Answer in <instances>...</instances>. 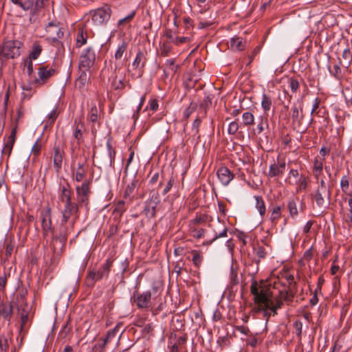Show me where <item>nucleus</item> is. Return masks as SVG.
<instances>
[{"label": "nucleus", "mask_w": 352, "mask_h": 352, "mask_svg": "<svg viewBox=\"0 0 352 352\" xmlns=\"http://www.w3.org/2000/svg\"><path fill=\"white\" fill-rule=\"evenodd\" d=\"M250 293L254 296V302L257 305V312H263L267 320L272 315V290L270 285L264 280L258 282L255 278L251 280Z\"/></svg>", "instance_id": "1"}, {"label": "nucleus", "mask_w": 352, "mask_h": 352, "mask_svg": "<svg viewBox=\"0 0 352 352\" xmlns=\"http://www.w3.org/2000/svg\"><path fill=\"white\" fill-rule=\"evenodd\" d=\"M23 44L18 40H9L3 43L0 52V68H2L6 60L14 59L21 56Z\"/></svg>", "instance_id": "2"}, {"label": "nucleus", "mask_w": 352, "mask_h": 352, "mask_svg": "<svg viewBox=\"0 0 352 352\" xmlns=\"http://www.w3.org/2000/svg\"><path fill=\"white\" fill-rule=\"evenodd\" d=\"M72 231L67 230L65 227H60L58 234L52 236L51 245L53 248V256L52 260L55 262L60 257L67 239V235Z\"/></svg>", "instance_id": "3"}, {"label": "nucleus", "mask_w": 352, "mask_h": 352, "mask_svg": "<svg viewBox=\"0 0 352 352\" xmlns=\"http://www.w3.org/2000/svg\"><path fill=\"white\" fill-rule=\"evenodd\" d=\"M78 206L76 203L65 204L62 211L63 217L60 227H65L67 230L72 231L74 224L78 218Z\"/></svg>", "instance_id": "4"}, {"label": "nucleus", "mask_w": 352, "mask_h": 352, "mask_svg": "<svg viewBox=\"0 0 352 352\" xmlns=\"http://www.w3.org/2000/svg\"><path fill=\"white\" fill-rule=\"evenodd\" d=\"M303 101L298 100L293 104L290 111L291 124L294 130L302 132L306 130V127L302 126V122L305 118L303 113Z\"/></svg>", "instance_id": "5"}, {"label": "nucleus", "mask_w": 352, "mask_h": 352, "mask_svg": "<svg viewBox=\"0 0 352 352\" xmlns=\"http://www.w3.org/2000/svg\"><path fill=\"white\" fill-rule=\"evenodd\" d=\"M112 264L113 261L109 258L106 260L105 263L97 271L92 270L89 272L86 278L87 285L94 287L96 281L108 277Z\"/></svg>", "instance_id": "6"}, {"label": "nucleus", "mask_w": 352, "mask_h": 352, "mask_svg": "<svg viewBox=\"0 0 352 352\" xmlns=\"http://www.w3.org/2000/svg\"><path fill=\"white\" fill-rule=\"evenodd\" d=\"M91 182L92 178H89V179H85L81 185L76 187L78 204H84L86 206L88 205L91 193L90 188Z\"/></svg>", "instance_id": "7"}, {"label": "nucleus", "mask_w": 352, "mask_h": 352, "mask_svg": "<svg viewBox=\"0 0 352 352\" xmlns=\"http://www.w3.org/2000/svg\"><path fill=\"white\" fill-rule=\"evenodd\" d=\"M28 292L25 288L19 289L15 294L14 306L16 307L17 314L31 313L32 306L26 301Z\"/></svg>", "instance_id": "8"}, {"label": "nucleus", "mask_w": 352, "mask_h": 352, "mask_svg": "<svg viewBox=\"0 0 352 352\" xmlns=\"http://www.w3.org/2000/svg\"><path fill=\"white\" fill-rule=\"evenodd\" d=\"M96 61V53L94 49L89 47L84 50L79 58L78 69L90 71Z\"/></svg>", "instance_id": "9"}, {"label": "nucleus", "mask_w": 352, "mask_h": 352, "mask_svg": "<svg viewBox=\"0 0 352 352\" xmlns=\"http://www.w3.org/2000/svg\"><path fill=\"white\" fill-rule=\"evenodd\" d=\"M131 300L139 309H148L151 307V291L141 293L136 290L133 292Z\"/></svg>", "instance_id": "10"}, {"label": "nucleus", "mask_w": 352, "mask_h": 352, "mask_svg": "<svg viewBox=\"0 0 352 352\" xmlns=\"http://www.w3.org/2000/svg\"><path fill=\"white\" fill-rule=\"evenodd\" d=\"M84 124L80 121L75 120L74 123V131L72 134V140H71V149L74 152L76 149L79 148L80 144L83 142Z\"/></svg>", "instance_id": "11"}, {"label": "nucleus", "mask_w": 352, "mask_h": 352, "mask_svg": "<svg viewBox=\"0 0 352 352\" xmlns=\"http://www.w3.org/2000/svg\"><path fill=\"white\" fill-rule=\"evenodd\" d=\"M160 203V197L158 192H155L146 201L143 212L148 218H154L156 215L157 207Z\"/></svg>", "instance_id": "12"}, {"label": "nucleus", "mask_w": 352, "mask_h": 352, "mask_svg": "<svg viewBox=\"0 0 352 352\" xmlns=\"http://www.w3.org/2000/svg\"><path fill=\"white\" fill-rule=\"evenodd\" d=\"M41 224L43 236L45 237L49 234H54V229L52 223L51 208L47 207L41 212Z\"/></svg>", "instance_id": "13"}, {"label": "nucleus", "mask_w": 352, "mask_h": 352, "mask_svg": "<svg viewBox=\"0 0 352 352\" xmlns=\"http://www.w3.org/2000/svg\"><path fill=\"white\" fill-rule=\"evenodd\" d=\"M91 13L93 23L96 25H100L109 21L111 10L110 8H101Z\"/></svg>", "instance_id": "14"}, {"label": "nucleus", "mask_w": 352, "mask_h": 352, "mask_svg": "<svg viewBox=\"0 0 352 352\" xmlns=\"http://www.w3.org/2000/svg\"><path fill=\"white\" fill-rule=\"evenodd\" d=\"M56 73V70L54 68H49L48 66H41L38 69V77L35 78L34 83L38 86L43 85Z\"/></svg>", "instance_id": "15"}, {"label": "nucleus", "mask_w": 352, "mask_h": 352, "mask_svg": "<svg viewBox=\"0 0 352 352\" xmlns=\"http://www.w3.org/2000/svg\"><path fill=\"white\" fill-rule=\"evenodd\" d=\"M317 206L320 208L329 205L331 200V190L317 188L312 195Z\"/></svg>", "instance_id": "16"}, {"label": "nucleus", "mask_w": 352, "mask_h": 352, "mask_svg": "<svg viewBox=\"0 0 352 352\" xmlns=\"http://www.w3.org/2000/svg\"><path fill=\"white\" fill-rule=\"evenodd\" d=\"M31 313L18 314V316L20 320V330L19 336H21V342H22L23 338L25 337L28 328L31 323ZM21 344V343H20Z\"/></svg>", "instance_id": "17"}, {"label": "nucleus", "mask_w": 352, "mask_h": 352, "mask_svg": "<svg viewBox=\"0 0 352 352\" xmlns=\"http://www.w3.org/2000/svg\"><path fill=\"white\" fill-rule=\"evenodd\" d=\"M45 31L49 34L48 37L56 36L58 38H62L64 36L63 29L60 27L59 22H49L45 26Z\"/></svg>", "instance_id": "18"}, {"label": "nucleus", "mask_w": 352, "mask_h": 352, "mask_svg": "<svg viewBox=\"0 0 352 352\" xmlns=\"http://www.w3.org/2000/svg\"><path fill=\"white\" fill-rule=\"evenodd\" d=\"M217 175L223 186H228L234 178V174L226 166L220 167L217 170Z\"/></svg>", "instance_id": "19"}, {"label": "nucleus", "mask_w": 352, "mask_h": 352, "mask_svg": "<svg viewBox=\"0 0 352 352\" xmlns=\"http://www.w3.org/2000/svg\"><path fill=\"white\" fill-rule=\"evenodd\" d=\"M78 77L75 82L76 87L79 90H85L89 81L91 72L88 70L78 69Z\"/></svg>", "instance_id": "20"}, {"label": "nucleus", "mask_w": 352, "mask_h": 352, "mask_svg": "<svg viewBox=\"0 0 352 352\" xmlns=\"http://www.w3.org/2000/svg\"><path fill=\"white\" fill-rule=\"evenodd\" d=\"M88 167L89 165L87 164V160L78 163L75 173L74 170L72 171L73 175H74V178L76 182H82L86 177Z\"/></svg>", "instance_id": "21"}, {"label": "nucleus", "mask_w": 352, "mask_h": 352, "mask_svg": "<svg viewBox=\"0 0 352 352\" xmlns=\"http://www.w3.org/2000/svg\"><path fill=\"white\" fill-rule=\"evenodd\" d=\"M285 168V162H278L277 164L274 163L270 165V170L268 172V176L270 177H278L283 175Z\"/></svg>", "instance_id": "22"}, {"label": "nucleus", "mask_w": 352, "mask_h": 352, "mask_svg": "<svg viewBox=\"0 0 352 352\" xmlns=\"http://www.w3.org/2000/svg\"><path fill=\"white\" fill-rule=\"evenodd\" d=\"M13 307L14 305L11 304L1 302L0 304V316L5 320L10 322L13 314Z\"/></svg>", "instance_id": "23"}, {"label": "nucleus", "mask_w": 352, "mask_h": 352, "mask_svg": "<svg viewBox=\"0 0 352 352\" xmlns=\"http://www.w3.org/2000/svg\"><path fill=\"white\" fill-rule=\"evenodd\" d=\"M63 157V152L61 151L58 146H55L53 157V164L57 171H58L62 166Z\"/></svg>", "instance_id": "24"}, {"label": "nucleus", "mask_w": 352, "mask_h": 352, "mask_svg": "<svg viewBox=\"0 0 352 352\" xmlns=\"http://www.w3.org/2000/svg\"><path fill=\"white\" fill-rule=\"evenodd\" d=\"M295 294L296 292L292 289L280 290L278 294L283 302H285L288 305L293 302Z\"/></svg>", "instance_id": "25"}, {"label": "nucleus", "mask_w": 352, "mask_h": 352, "mask_svg": "<svg viewBox=\"0 0 352 352\" xmlns=\"http://www.w3.org/2000/svg\"><path fill=\"white\" fill-rule=\"evenodd\" d=\"M214 95L212 94H205L204 98L200 103V109H203V115L206 116L207 114L208 109L212 105Z\"/></svg>", "instance_id": "26"}, {"label": "nucleus", "mask_w": 352, "mask_h": 352, "mask_svg": "<svg viewBox=\"0 0 352 352\" xmlns=\"http://www.w3.org/2000/svg\"><path fill=\"white\" fill-rule=\"evenodd\" d=\"M60 199L65 204L73 203L72 201V191L69 184L62 187Z\"/></svg>", "instance_id": "27"}, {"label": "nucleus", "mask_w": 352, "mask_h": 352, "mask_svg": "<svg viewBox=\"0 0 352 352\" xmlns=\"http://www.w3.org/2000/svg\"><path fill=\"white\" fill-rule=\"evenodd\" d=\"M14 4L19 6L23 10L32 9L34 12V0H10Z\"/></svg>", "instance_id": "28"}, {"label": "nucleus", "mask_w": 352, "mask_h": 352, "mask_svg": "<svg viewBox=\"0 0 352 352\" xmlns=\"http://www.w3.org/2000/svg\"><path fill=\"white\" fill-rule=\"evenodd\" d=\"M59 38L53 36L47 37L46 40L52 45L56 48V54H60L65 52L63 44L58 40Z\"/></svg>", "instance_id": "29"}, {"label": "nucleus", "mask_w": 352, "mask_h": 352, "mask_svg": "<svg viewBox=\"0 0 352 352\" xmlns=\"http://www.w3.org/2000/svg\"><path fill=\"white\" fill-rule=\"evenodd\" d=\"M10 341H11V336L9 333L7 334L0 335V351L1 352H8Z\"/></svg>", "instance_id": "30"}, {"label": "nucleus", "mask_w": 352, "mask_h": 352, "mask_svg": "<svg viewBox=\"0 0 352 352\" xmlns=\"http://www.w3.org/2000/svg\"><path fill=\"white\" fill-rule=\"evenodd\" d=\"M43 51L42 46L38 41H35L32 45V49L29 54V58L36 60L38 58Z\"/></svg>", "instance_id": "31"}, {"label": "nucleus", "mask_w": 352, "mask_h": 352, "mask_svg": "<svg viewBox=\"0 0 352 352\" xmlns=\"http://www.w3.org/2000/svg\"><path fill=\"white\" fill-rule=\"evenodd\" d=\"M146 64V57L143 52L139 51L137 53V55L135 56V58L134 61L133 62V67L135 69H137L138 67L144 68L145 67Z\"/></svg>", "instance_id": "32"}, {"label": "nucleus", "mask_w": 352, "mask_h": 352, "mask_svg": "<svg viewBox=\"0 0 352 352\" xmlns=\"http://www.w3.org/2000/svg\"><path fill=\"white\" fill-rule=\"evenodd\" d=\"M230 47L234 50L241 51L245 49V42L241 38H232L230 40Z\"/></svg>", "instance_id": "33"}, {"label": "nucleus", "mask_w": 352, "mask_h": 352, "mask_svg": "<svg viewBox=\"0 0 352 352\" xmlns=\"http://www.w3.org/2000/svg\"><path fill=\"white\" fill-rule=\"evenodd\" d=\"M283 305V300L278 295L274 299H273V296H272V307L271 311H272L273 316L277 315L278 309H280Z\"/></svg>", "instance_id": "34"}, {"label": "nucleus", "mask_w": 352, "mask_h": 352, "mask_svg": "<svg viewBox=\"0 0 352 352\" xmlns=\"http://www.w3.org/2000/svg\"><path fill=\"white\" fill-rule=\"evenodd\" d=\"M138 182V181L135 177L133 178V179L131 181V182L127 185V186L124 190V198L130 197L131 195H133V193L135 191V189L137 187Z\"/></svg>", "instance_id": "35"}, {"label": "nucleus", "mask_w": 352, "mask_h": 352, "mask_svg": "<svg viewBox=\"0 0 352 352\" xmlns=\"http://www.w3.org/2000/svg\"><path fill=\"white\" fill-rule=\"evenodd\" d=\"M256 200V208L258 209L259 214L261 217H263L265 214V204L261 196H254Z\"/></svg>", "instance_id": "36"}, {"label": "nucleus", "mask_w": 352, "mask_h": 352, "mask_svg": "<svg viewBox=\"0 0 352 352\" xmlns=\"http://www.w3.org/2000/svg\"><path fill=\"white\" fill-rule=\"evenodd\" d=\"M272 99L271 98L265 94H263L262 100H261V107L265 113L269 111L272 107Z\"/></svg>", "instance_id": "37"}, {"label": "nucleus", "mask_w": 352, "mask_h": 352, "mask_svg": "<svg viewBox=\"0 0 352 352\" xmlns=\"http://www.w3.org/2000/svg\"><path fill=\"white\" fill-rule=\"evenodd\" d=\"M287 208L289 214L292 218H294L298 215V212L297 209V203L294 199L289 200L287 203Z\"/></svg>", "instance_id": "38"}, {"label": "nucleus", "mask_w": 352, "mask_h": 352, "mask_svg": "<svg viewBox=\"0 0 352 352\" xmlns=\"http://www.w3.org/2000/svg\"><path fill=\"white\" fill-rule=\"evenodd\" d=\"M124 80V76H122L120 79H118V75L116 74L112 80V87L115 90L123 89L125 87Z\"/></svg>", "instance_id": "39"}, {"label": "nucleus", "mask_w": 352, "mask_h": 352, "mask_svg": "<svg viewBox=\"0 0 352 352\" xmlns=\"http://www.w3.org/2000/svg\"><path fill=\"white\" fill-rule=\"evenodd\" d=\"M323 160H319L318 159H316L314 162V172L315 177L317 179H318L319 176L322 172L323 168Z\"/></svg>", "instance_id": "40"}, {"label": "nucleus", "mask_w": 352, "mask_h": 352, "mask_svg": "<svg viewBox=\"0 0 352 352\" xmlns=\"http://www.w3.org/2000/svg\"><path fill=\"white\" fill-rule=\"evenodd\" d=\"M342 64L341 60L339 59L338 64H336L333 66V72H331L330 66L328 67L329 71L330 74L337 80H341L342 76V69L340 67V65Z\"/></svg>", "instance_id": "41"}, {"label": "nucleus", "mask_w": 352, "mask_h": 352, "mask_svg": "<svg viewBox=\"0 0 352 352\" xmlns=\"http://www.w3.org/2000/svg\"><path fill=\"white\" fill-rule=\"evenodd\" d=\"M242 120L244 126L252 125L254 123V115L250 111H246L242 115Z\"/></svg>", "instance_id": "42"}, {"label": "nucleus", "mask_w": 352, "mask_h": 352, "mask_svg": "<svg viewBox=\"0 0 352 352\" xmlns=\"http://www.w3.org/2000/svg\"><path fill=\"white\" fill-rule=\"evenodd\" d=\"M14 143V141H10V140L8 139L6 142L4 144L3 148L2 149V155H7L8 157H9L11 155Z\"/></svg>", "instance_id": "43"}, {"label": "nucleus", "mask_w": 352, "mask_h": 352, "mask_svg": "<svg viewBox=\"0 0 352 352\" xmlns=\"http://www.w3.org/2000/svg\"><path fill=\"white\" fill-rule=\"evenodd\" d=\"M227 233H228V228L226 226H223V228L222 231H221L219 233L215 232V234H214V236L213 237V239L210 241L204 242L203 245H210L213 241H214L215 240H217L219 238L226 237Z\"/></svg>", "instance_id": "44"}, {"label": "nucleus", "mask_w": 352, "mask_h": 352, "mask_svg": "<svg viewBox=\"0 0 352 352\" xmlns=\"http://www.w3.org/2000/svg\"><path fill=\"white\" fill-rule=\"evenodd\" d=\"M342 56L344 60V66L348 69L352 63V54L349 49H345L342 52Z\"/></svg>", "instance_id": "45"}, {"label": "nucleus", "mask_w": 352, "mask_h": 352, "mask_svg": "<svg viewBox=\"0 0 352 352\" xmlns=\"http://www.w3.org/2000/svg\"><path fill=\"white\" fill-rule=\"evenodd\" d=\"M281 217V207L280 206H276L274 207L271 217L270 220L273 223H276L277 221Z\"/></svg>", "instance_id": "46"}, {"label": "nucleus", "mask_w": 352, "mask_h": 352, "mask_svg": "<svg viewBox=\"0 0 352 352\" xmlns=\"http://www.w3.org/2000/svg\"><path fill=\"white\" fill-rule=\"evenodd\" d=\"M119 331L120 327L117 325L113 329L108 331L105 338L111 342L113 340L116 339V337L120 338V334L119 335Z\"/></svg>", "instance_id": "47"}, {"label": "nucleus", "mask_w": 352, "mask_h": 352, "mask_svg": "<svg viewBox=\"0 0 352 352\" xmlns=\"http://www.w3.org/2000/svg\"><path fill=\"white\" fill-rule=\"evenodd\" d=\"M119 331L120 327L117 325L113 329L108 331L105 338L111 342L113 340L116 339V337L120 338V334L119 335Z\"/></svg>", "instance_id": "48"}, {"label": "nucleus", "mask_w": 352, "mask_h": 352, "mask_svg": "<svg viewBox=\"0 0 352 352\" xmlns=\"http://www.w3.org/2000/svg\"><path fill=\"white\" fill-rule=\"evenodd\" d=\"M126 49L127 43L125 41H122V43L118 46L115 53V58L117 60L120 59L123 54L126 52Z\"/></svg>", "instance_id": "49"}, {"label": "nucleus", "mask_w": 352, "mask_h": 352, "mask_svg": "<svg viewBox=\"0 0 352 352\" xmlns=\"http://www.w3.org/2000/svg\"><path fill=\"white\" fill-rule=\"evenodd\" d=\"M109 343V341L104 337V338L99 339L98 343L95 344L94 349L98 352H104V348Z\"/></svg>", "instance_id": "50"}, {"label": "nucleus", "mask_w": 352, "mask_h": 352, "mask_svg": "<svg viewBox=\"0 0 352 352\" xmlns=\"http://www.w3.org/2000/svg\"><path fill=\"white\" fill-rule=\"evenodd\" d=\"M87 34H84L82 30H80L78 32L76 36V47H80L82 45L87 43Z\"/></svg>", "instance_id": "51"}, {"label": "nucleus", "mask_w": 352, "mask_h": 352, "mask_svg": "<svg viewBox=\"0 0 352 352\" xmlns=\"http://www.w3.org/2000/svg\"><path fill=\"white\" fill-rule=\"evenodd\" d=\"M98 117H99L98 110L96 105L94 104L93 107H91V108L89 111V120L92 123H95L98 121Z\"/></svg>", "instance_id": "52"}, {"label": "nucleus", "mask_w": 352, "mask_h": 352, "mask_svg": "<svg viewBox=\"0 0 352 352\" xmlns=\"http://www.w3.org/2000/svg\"><path fill=\"white\" fill-rule=\"evenodd\" d=\"M192 254H193L192 259V263L195 265V266H196L197 267L199 268L202 262L203 256L197 250H192Z\"/></svg>", "instance_id": "53"}, {"label": "nucleus", "mask_w": 352, "mask_h": 352, "mask_svg": "<svg viewBox=\"0 0 352 352\" xmlns=\"http://www.w3.org/2000/svg\"><path fill=\"white\" fill-rule=\"evenodd\" d=\"M125 210L126 208L124 201L120 200L115 205L113 213H118L120 216H121Z\"/></svg>", "instance_id": "54"}, {"label": "nucleus", "mask_w": 352, "mask_h": 352, "mask_svg": "<svg viewBox=\"0 0 352 352\" xmlns=\"http://www.w3.org/2000/svg\"><path fill=\"white\" fill-rule=\"evenodd\" d=\"M191 235L195 239H201L204 236L205 230L204 228H191Z\"/></svg>", "instance_id": "55"}, {"label": "nucleus", "mask_w": 352, "mask_h": 352, "mask_svg": "<svg viewBox=\"0 0 352 352\" xmlns=\"http://www.w3.org/2000/svg\"><path fill=\"white\" fill-rule=\"evenodd\" d=\"M254 252L259 258H265L267 255L265 248L261 245L254 247Z\"/></svg>", "instance_id": "56"}, {"label": "nucleus", "mask_w": 352, "mask_h": 352, "mask_svg": "<svg viewBox=\"0 0 352 352\" xmlns=\"http://www.w3.org/2000/svg\"><path fill=\"white\" fill-rule=\"evenodd\" d=\"M289 84L292 93H296L300 87V82L294 78H289Z\"/></svg>", "instance_id": "57"}, {"label": "nucleus", "mask_w": 352, "mask_h": 352, "mask_svg": "<svg viewBox=\"0 0 352 352\" xmlns=\"http://www.w3.org/2000/svg\"><path fill=\"white\" fill-rule=\"evenodd\" d=\"M26 69V72L29 76H30L33 72V63L32 59L26 60L24 63V69Z\"/></svg>", "instance_id": "58"}, {"label": "nucleus", "mask_w": 352, "mask_h": 352, "mask_svg": "<svg viewBox=\"0 0 352 352\" xmlns=\"http://www.w3.org/2000/svg\"><path fill=\"white\" fill-rule=\"evenodd\" d=\"M58 117V113L56 109H53L51 113L48 115V119L47 120V125H52Z\"/></svg>", "instance_id": "59"}, {"label": "nucleus", "mask_w": 352, "mask_h": 352, "mask_svg": "<svg viewBox=\"0 0 352 352\" xmlns=\"http://www.w3.org/2000/svg\"><path fill=\"white\" fill-rule=\"evenodd\" d=\"M349 186V181L348 179V177L346 175H344L342 177L340 181V187L344 192H346L348 191Z\"/></svg>", "instance_id": "60"}, {"label": "nucleus", "mask_w": 352, "mask_h": 352, "mask_svg": "<svg viewBox=\"0 0 352 352\" xmlns=\"http://www.w3.org/2000/svg\"><path fill=\"white\" fill-rule=\"evenodd\" d=\"M70 330L71 327L69 326V322H67L63 326L62 329H60L58 333V337H60L61 338H65L68 335Z\"/></svg>", "instance_id": "61"}, {"label": "nucleus", "mask_w": 352, "mask_h": 352, "mask_svg": "<svg viewBox=\"0 0 352 352\" xmlns=\"http://www.w3.org/2000/svg\"><path fill=\"white\" fill-rule=\"evenodd\" d=\"M296 336L300 338L302 334V323L300 320H296L293 324Z\"/></svg>", "instance_id": "62"}, {"label": "nucleus", "mask_w": 352, "mask_h": 352, "mask_svg": "<svg viewBox=\"0 0 352 352\" xmlns=\"http://www.w3.org/2000/svg\"><path fill=\"white\" fill-rule=\"evenodd\" d=\"M197 107L196 104L190 103V106L184 111V118L188 119Z\"/></svg>", "instance_id": "63"}, {"label": "nucleus", "mask_w": 352, "mask_h": 352, "mask_svg": "<svg viewBox=\"0 0 352 352\" xmlns=\"http://www.w3.org/2000/svg\"><path fill=\"white\" fill-rule=\"evenodd\" d=\"M344 221L349 226H352V209H349V211L344 214Z\"/></svg>", "instance_id": "64"}]
</instances>
